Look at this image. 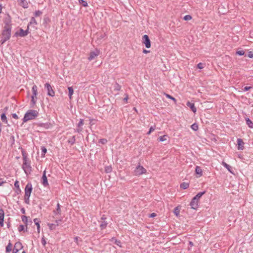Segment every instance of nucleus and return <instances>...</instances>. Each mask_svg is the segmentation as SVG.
Masks as SVG:
<instances>
[{"label": "nucleus", "instance_id": "1", "mask_svg": "<svg viewBox=\"0 0 253 253\" xmlns=\"http://www.w3.org/2000/svg\"><path fill=\"white\" fill-rule=\"evenodd\" d=\"M22 156L23 163L22 168L26 175H29L32 170V168L31 166V161L28 160L27 156L23 152H22Z\"/></svg>", "mask_w": 253, "mask_h": 253}, {"label": "nucleus", "instance_id": "2", "mask_svg": "<svg viewBox=\"0 0 253 253\" xmlns=\"http://www.w3.org/2000/svg\"><path fill=\"white\" fill-rule=\"evenodd\" d=\"M11 27L4 26L1 33L0 42L3 44L5 42L10 39L11 37Z\"/></svg>", "mask_w": 253, "mask_h": 253}, {"label": "nucleus", "instance_id": "3", "mask_svg": "<svg viewBox=\"0 0 253 253\" xmlns=\"http://www.w3.org/2000/svg\"><path fill=\"white\" fill-rule=\"evenodd\" d=\"M39 115V113L35 110H29L25 114L23 119V123H26L28 121L34 120Z\"/></svg>", "mask_w": 253, "mask_h": 253}, {"label": "nucleus", "instance_id": "4", "mask_svg": "<svg viewBox=\"0 0 253 253\" xmlns=\"http://www.w3.org/2000/svg\"><path fill=\"white\" fill-rule=\"evenodd\" d=\"M32 185L31 183H28L25 188L24 201L27 204L30 203V197L32 191Z\"/></svg>", "mask_w": 253, "mask_h": 253}, {"label": "nucleus", "instance_id": "5", "mask_svg": "<svg viewBox=\"0 0 253 253\" xmlns=\"http://www.w3.org/2000/svg\"><path fill=\"white\" fill-rule=\"evenodd\" d=\"M146 169L140 165H138L134 170V175L135 176H139L143 174L146 173Z\"/></svg>", "mask_w": 253, "mask_h": 253}, {"label": "nucleus", "instance_id": "6", "mask_svg": "<svg viewBox=\"0 0 253 253\" xmlns=\"http://www.w3.org/2000/svg\"><path fill=\"white\" fill-rule=\"evenodd\" d=\"M29 26H27V29L25 31L23 30L22 28H20L19 30V32H16L15 33V35L16 36H19L21 37H25L29 33Z\"/></svg>", "mask_w": 253, "mask_h": 253}, {"label": "nucleus", "instance_id": "7", "mask_svg": "<svg viewBox=\"0 0 253 253\" xmlns=\"http://www.w3.org/2000/svg\"><path fill=\"white\" fill-rule=\"evenodd\" d=\"M44 87L47 89L48 95L52 97L55 95V92L52 89V86L49 83H46L44 84Z\"/></svg>", "mask_w": 253, "mask_h": 253}, {"label": "nucleus", "instance_id": "8", "mask_svg": "<svg viewBox=\"0 0 253 253\" xmlns=\"http://www.w3.org/2000/svg\"><path fill=\"white\" fill-rule=\"evenodd\" d=\"M62 222L61 219L56 220L54 223H48V226L49 228L51 230H54L56 229V227L59 226Z\"/></svg>", "mask_w": 253, "mask_h": 253}, {"label": "nucleus", "instance_id": "9", "mask_svg": "<svg viewBox=\"0 0 253 253\" xmlns=\"http://www.w3.org/2000/svg\"><path fill=\"white\" fill-rule=\"evenodd\" d=\"M106 216L104 215H103L101 218L100 221H99V222L100 223V227L102 230L104 229L107 227L108 223L106 221Z\"/></svg>", "mask_w": 253, "mask_h": 253}, {"label": "nucleus", "instance_id": "10", "mask_svg": "<svg viewBox=\"0 0 253 253\" xmlns=\"http://www.w3.org/2000/svg\"><path fill=\"white\" fill-rule=\"evenodd\" d=\"M143 43L147 48L151 47V42L148 35H145L142 37Z\"/></svg>", "mask_w": 253, "mask_h": 253}, {"label": "nucleus", "instance_id": "11", "mask_svg": "<svg viewBox=\"0 0 253 253\" xmlns=\"http://www.w3.org/2000/svg\"><path fill=\"white\" fill-rule=\"evenodd\" d=\"M99 50L96 49L95 51H91L90 52L89 56L88 57V59L89 61L94 59L96 57H97L99 54Z\"/></svg>", "mask_w": 253, "mask_h": 253}, {"label": "nucleus", "instance_id": "12", "mask_svg": "<svg viewBox=\"0 0 253 253\" xmlns=\"http://www.w3.org/2000/svg\"><path fill=\"white\" fill-rule=\"evenodd\" d=\"M3 22L5 24V26L11 27V18L9 14H7L3 19Z\"/></svg>", "mask_w": 253, "mask_h": 253}, {"label": "nucleus", "instance_id": "13", "mask_svg": "<svg viewBox=\"0 0 253 253\" xmlns=\"http://www.w3.org/2000/svg\"><path fill=\"white\" fill-rule=\"evenodd\" d=\"M23 248V246L20 242H16L14 245V247L13 250V253H17L20 250Z\"/></svg>", "mask_w": 253, "mask_h": 253}, {"label": "nucleus", "instance_id": "14", "mask_svg": "<svg viewBox=\"0 0 253 253\" xmlns=\"http://www.w3.org/2000/svg\"><path fill=\"white\" fill-rule=\"evenodd\" d=\"M198 201L199 200L196 199L194 197L192 199V201L190 202V205L191 207V208L193 209H196L198 206Z\"/></svg>", "mask_w": 253, "mask_h": 253}, {"label": "nucleus", "instance_id": "15", "mask_svg": "<svg viewBox=\"0 0 253 253\" xmlns=\"http://www.w3.org/2000/svg\"><path fill=\"white\" fill-rule=\"evenodd\" d=\"M42 185L44 187H46V186H48V181H47V177L46 176V170H44L43 171L42 176Z\"/></svg>", "mask_w": 253, "mask_h": 253}, {"label": "nucleus", "instance_id": "16", "mask_svg": "<svg viewBox=\"0 0 253 253\" xmlns=\"http://www.w3.org/2000/svg\"><path fill=\"white\" fill-rule=\"evenodd\" d=\"M4 212L3 209L0 208V226H3V221H4Z\"/></svg>", "mask_w": 253, "mask_h": 253}, {"label": "nucleus", "instance_id": "17", "mask_svg": "<svg viewBox=\"0 0 253 253\" xmlns=\"http://www.w3.org/2000/svg\"><path fill=\"white\" fill-rule=\"evenodd\" d=\"M237 144H238V150H243L244 149V142L243 140L241 138H239L237 139Z\"/></svg>", "mask_w": 253, "mask_h": 253}, {"label": "nucleus", "instance_id": "18", "mask_svg": "<svg viewBox=\"0 0 253 253\" xmlns=\"http://www.w3.org/2000/svg\"><path fill=\"white\" fill-rule=\"evenodd\" d=\"M186 105L189 107L191 110L194 112V113H196V111H197V109L195 107V105L193 103H191L190 102V101H188L187 103H186Z\"/></svg>", "mask_w": 253, "mask_h": 253}, {"label": "nucleus", "instance_id": "19", "mask_svg": "<svg viewBox=\"0 0 253 253\" xmlns=\"http://www.w3.org/2000/svg\"><path fill=\"white\" fill-rule=\"evenodd\" d=\"M202 169L199 166H196L195 169V172L198 175L197 177H200L202 175Z\"/></svg>", "mask_w": 253, "mask_h": 253}, {"label": "nucleus", "instance_id": "20", "mask_svg": "<svg viewBox=\"0 0 253 253\" xmlns=\"http://www.w3.org/2000/svg\"><path fill=\"white\" fill-rule=\"evenodd\" d=\"M34 222H35V224L36 225V226L37 227L38 232L39 233L40 232V220L38 218H35L34 219Z\"/></svg>", "mask_w": 253, "mask_h": 253}, {"label": "nucleus", "instance_id": "21", "mask_svg": "<svg viewBox=\"0 0 253 253\" xmlns=\"http://www.w3.org/2000/svg\"><path fill=\"white\" fill-rule=\"evenodd\" d=\"M14 186L16 188V190L15 192L17 193V194H19L21 192V189L19 187L18 181H17V180L15 181V182L14 183Z\"/></svg>", "mask_w": 253, "mask_h": 253}, {"label": "nucleus", "instance_id": "22", "mask_svg": "<svg viewBox=\"0 0 253 253\" xmlns=\"http://www.w3.org/2000/svg\"><path fill=\"white\" fill-rule=\"evenodd\" d=\"M110 241H114L115 244H116L117 246H118L120 247H122V243L120 240H118L115 238L113 237L111 239H110Z\"/></svg>", "mask_w": 253, "mask_h": 253}, {"label": "nucleus", "instance_id": "23", "mask_svg": "<svg viewBox=\"0 0 253 253\" xmlns=\"http://www.w3.org/2000/svg\"><path fill=\"white\" fill-rule=\"evenodd\" d=\"M32 92H33V95L34 96H35L36 99L37 98V86L36 85H33L32 87Z\"/></svg>", "mask_w": 253, "mask_h": 253}, {"label": "nucleus", "instance_id": "24", "mask_svg": "<svg viewBox=\"0 0 253 253\" xmlns=\"http://www.w3.org/2000/svg\"><path fill=\"white\" fill-rule=\"evenodd\" d=\"M222 165L225 167L226 168L229 172H230L231 173H232V171H231V169H232V168L230 166H229V165H228L227 164H226L225 162H222Z\"/></svg>", "mask_w": 253, "mask_h": 253}, {"label": "nucleus", "instance_id": "25", "mask_svg": "<svg viewBox=\"0 0 253 253\" xmlns=\"http://www.w3.org/2000/svg\"><path fill=\"white\" fill-rule=\"evenodd\" d=\"M69 90V97L70 99H72V95L74 93V89L72 86L68 87V88Z\"/></svg>", "mask_w": 253, "mask_h": 253}, {"label": "nucleus", "instance_id": "26", "mask_svg": "<svg viewBox=\"0 0 253 253\" xmlns=\"http://www.w3.org/2000/svg\"><path fill=\"white\" fill-rule=\"evenodd\" d=\"M20 5L24 8H27L28 4L26 0H21Z\"/></svg>", "mask_w": 253, "mask_h": 253}, {"label": "nucleus", "instance_id": "27", "mask_svg": "<svg viewBox=\"0 0 253 253\" xmlns=\"http://www.w3.org/2000/svg\"><path fill=\"white\" fill-rule=\"evenodd\" d=\"M246 121L249 127L253 128V123L249 118H247Z\"/></svg>", "mask_w": 253, "mask_h": 253}, {"label": "nucleus", "instance_id": "28", "mask_svg": "<svg viewBox=\"0 0 253 253\" xmlns=\"http://www.w3.org/2000/svg\"><path fill=\"white\" fill-rule=\"evenodd\" d=\"M38 23L37 22V21L36 20L35 18L34 17H32L30 20V23H29L28 26H32L33 25H36Z\"/></svg>", "mask_w": 253, "mask_h": 253}, {"label": "nucleus", "instance_id": "29", "mask_svg": "<svg viewBox=\"0 0 253 253\" xmlns=\"http://www.w3.org/2000/svg\"><path fill=\"white\" fill-rule=\"evenodd\" d=\"M1 120L5 124H7V120L6 115L4 113H2L0 116Z\"/></svg>", "mask_w": 253, "mask_h": 253}, {"label": "nucleus", "instance_id": "30", "mask_svg": "<svg viewBox=\"0 0 253 253\" xmlns=\"http://www.w3.org/2000/svg\"><path fill=\"white\" fill-rule=\"evenodd\" d=\"M206 193V191H204L203 192H201L198 193L195 197L194 198L199 200V199Z\"/></svg>", "mask_w": 253, "mask_h": 253}, {"label": "nucleus", "instance_id": "31", "mask_svg": "<svg viewBox=\"0 0 253 253\" xmlns=\"http://www.w3.org/2000/svg\"><path fill=\"white\" fill-rule=\"evenodd\" d=\"M18 230L19 232L21 231H27V227H26V228H25V227L23 225H20L19 226L18 228Z\"/></svg>", "mask_w": 253, "mask_h": 253}, {"label": "nucleus", "instance_id": "32", "mask_svg": "<svg viewBox=\"0 0 253 253\" xmlns=\"http://www.w3.org/2000/svg\"><path fill=\"white\" fill-rule=\"evenodd\" d=\"M189 183L186 182H183L180 184V187L183 189H186L189 187Z\"/></svg>", "mask_w": 253, "mask_h": 253}, {"label": "nucleus", "instance_id": "33", "mask_svg": "<svg viewBox=\"0 0 253 253\" xmlns=\"http://www.w3.org/2000/svg\"><path fill=\"white\" fill-rule=\"evenodd\" d=\"M79 2L80 4L82 5L83 6L87 7L88 6L87 2L85 0H79Z\"/></svg>", "mask_w": 253, "mask_h": 253}, {"label": "nucleus", "instance_id": "34", "mask_svg": "<svg viewBox=\"0 0 253 253\" xmlns=\"http://www.w3.org/2000/svg\"><path fill=\"white\" fill-rule=\"evenodd\" d=\"M21 219L22 221L25 224L26 227L27 226V223H28V217L27 216L25 215H23L21 216Z\"/></svg>", "mask_w": 253, "mask_h": 253}, {"label": "nucleus", "instance_id": "35", "mask_svg": "<svg viewBox=\"0 0 253 253\" xmlns=\"http://www.w3.org/2000/svg\"><path fill=\"white\" fill-rule=\"evenodd\" d=\"M55 214H61V210H60V204L58 203L57 205V209L56 211H54Z\"/></svg>", "mask_w": 253, "mask_h": 253}, {"label": "nucleus", "instance_id": "36", "mask_svg": "<svg viewBox=\"0 0 253 253\" xmlns=\"http://www.w3.org/2000/svg\"><path fill=\"white\" fill-rule=\"evenodd\" d=\"M121 89V86L116 83L114 85V90L117 91H119Z\"/></svg>", "mask_w": 253, "mask_h": 253}, {"label": "nucleus", "instance_id": "37", "mask_svg": "<svg viewBox=\"0 0 253 253\" xmlns=\"http://www.w3.org/2000/svg\"><path fill=\"white\" fill-rule=\"evenodd\" d=\"M12 244L9 242L6 247V252H10L11 251Z\"/></svg>", "mask_w": 253, "mask_h": 253}, {"label": "nucleus", "instance_id": "38", "mask_svg": "<svg viewBox=\"0 0 253 253\" xmlns=\"http://www.w3.org/2000/svg\"><path fill=\"white\" fill-rule=\"evenodd\" d=\"M191 127L193 130L196 131L198 129V126L197 124L194 123L191 125Z\"/></svg>", "mask_w": 253, "mask_h": 253}, {"label": "nucleus", "instance_id": "39", "mask_svg": "<svg viewBox=\"0 0 253 253\" xmlns=\"http://www.w3.org/2000/svg\"><path fill=\"white\" fill-rule=\"evenodd\" d=\"M167 138H168V135H164L161 136L159 137V140L160 141H164L167 139Z\"/></svg>", "mask_w": 253, "mask_h": 253}, {"label": "nucleus", "instance_id": "40", "mask_svg": "<svg viewBox=\"0 0 253 253\" xmlns=\"http://www.w3.org/2000/svg\"><path fill=\"white\" fill-rule=\"evenodd\" d=\"M180 210L178 207H176L174 209V213L177 216L179 214Z\"/></svg>", "mask_w": 253, "mask_h": 253}, {"label": "nucleus", "instance_id": "41", "mask_svg": "<svg viewBox=\"0 0 253 253\" xmlns=\"http://www.w3.org/2000/svg\"><path fill=\"white\" fill-rule=\"evenodd\" d=\"M165 94L166 95V96L167 98L172 100L175 103H176V100L175 99V98H174L173 97H172V96H171L168 94L165 93Z\"/></svg>", "mask_w": 253, "mask_h": 253}, {"label": "nucleus", "instance_id": "42", "mask_svg": "<svg viewBox=\"0 0 253 253\" xmlns=\"http://www.w3.org/2000/svg\"><path fill=\"white\" fill-rule=\"evenodd\" d=\"M106 36V35L105 33H102L100 35H97V39H102L103 38H104Z\"/></svg>", "mask_w": 253, "mask_h": 253}, {"label": "nucleus", "instance_id": "43", "mask_svg": "<svg viewBox=\"0 0 253 253\" xmlns=\"http://www.w3.org/2000/svg\"><path fill=\"white\" fill-rule=\"evenodd\" d=\"M31 98V103H32L33 105H34L36 104L37 99H36L35 96L34 95H32Z\"/></svg>", "mask_w": 253, "mask_h": 253}, {"label": "nucleus", "instance_id": "44", "mask_svg": "<svg viewBox=\"0 0 253 253\" xmlns=\"http://www.w3.org/2000/svg\"><path fill=\"white\" fill-rule=\"evenodd\" d=\"M155 129V126H151L149 129V131L147 132V134H148V135L150 134V133L152 132H153V131H154Z\"/></svg>", "mask_w": 253, "mask_h": 253}, {"label": "nucleus", "instance_id": "45", "mask_svg": "<svg viewBox=\"0 0 253 253\" xmlns=\"http://www.w3.org/2000/svg\"><path fill=\"white\" fill-rule=\"evenodd\" d=\"M191 19H192V16L190 15H186L183 18V19L186 21L190 20Z\"/></svg>", "mask_w": 253, "mask_h": 253}, {"label": "nucleus", "instance_id": "46", "mask_svg": "<svg viewBox=\"0 0 253 253\" xmlns=\"http://www.w3.org/2000/svg\"><path fill=\"white\" fill-rule=\"evenodd\" d=\"M42 11L40 10H37L35 12L34 15L36 17L40 16L42 14Z\"/></svg>", "mask_w": 253, "mask_h": 253}, {"label": "nucleus", "instance_id": "47", "mask_svg": "<svg viewBox=\"0 0 253 253\" xmlns=\"http://www.w3.org/2000/svg\"><path fill=\"white\" fill-rule=\"evenodd\" d=\"M42 155L44 156L47 152L46 148L45 147H42Z\"/></svg>", "mask_w": 253, "mask_h": 253}, {"label": "nucleus", "instance_id": "48", "mask_svg": "<svg viewBox=\"0 0 253 253\" xmlns=\"http://www.w3.org/2000/svg\"><path fill=\"white\" fill-rule=\"evenodd\" d=\"M84 125V120L80 119L79 123L78 124V127H80Z\"/></svg>", "mask_w": 253, "mask_h": 253}, {"label": "nucleus", "instance_id": "49", "mask_svg": "<svg viewBox=\"0 0 253 253\" xmlns=\"http://www.w3.org/2000/svg\"><path fill=\"white\" fill-rule=\"evenodd\" d=\"M236 53L239 55H243L245 54V52L243 50H239L237 51Z\"/></svg>", "mask_w": 253, "mask_h": 253}, {"label": "nucleus", "instance_id": "50", "mask_svg": "<svg viewBox=\"0 0 253 253\" xmlns=\"http://www.w3.org/2000/svg\"><path fill=\"white\" fill-rule=\"evenodd\" d=\"M68 141L69 143H71L72 144H74L75 141V136H73L72 139L69 140Z\"/></svg>", "mask_w": 253, "mask_h": 253}, {"label": "nucleus", "instance_id": "51", "mask_svg": "<svg viewBox=\"0 0 253 253\" xmlns=\"http://www.w3.org/2000/svg\"><path fill=\"white\" fill-rule=\"evenodd\" d=\"M197 68L200 69L204 68L203 64L202 63H200L197 65Z\"/></svg>", "mask_w": 253, "mask_h": 253}, {"label": "nucleus", "instance_id": "52", "mask_svg": "<svg viewBox=\"0 0 253 253\" xmlns=\"http://www.w3.org/2000/svg\"><path fill=\"white\" fill-rule=\"evenodd\" d=\"M42 245L43 246H45L46 244V241H45V239H44V237H42Z\"/></svg>", "mask_w": 253, "mask_h": 253}, {"label": "nucleus", "instance_id": "53", "mask_svg": "<svg viewBox=\"0 0 253 253\" xmlns=\"http://www.w3.org/2000/svg\"><path fill=\"white\" fill-rule=\"evenodd\" d=\"M6 183V180H4L3 178H0V186H2L4 183Z\"/></svg>", "mask_w": 253, "mask_h": 253}, {"label": "nucleus", "instance_id": "54", "mask_svg": "<svg viewBox=\"0 0 253 253\" xmlns=\"http://www.w3.org/2000/svg\"><path fill=\"white\" fill-rule=\"evenodd\" d=\"M99 142L100 143H101L102 144H104L107 142V141L106 139L103 138V139H100Z\"/></svg>", "mask_w": 253, "mask_h": 253}, {"label": "nucleus", "instance_id": "55", "mask_svg": "<svg viewBox=\"0 0 253 253\" xmlns=\"http://www.w3.org/2000/svg\"><path fill=\"white\" fill-rule=\"evenodd\" d=\"M252 88V86H246L244 87V88L243 89V90L244 91H247L249 90H250V89H251Z\"/></svg>", "mask_w": 253, "mask_h": 253}, {"label": "nucleus", "instance_id": "56", "mask_svg": "<svg viewBox=\"0 0 253 253\" xmlns=\"http://www.w3.org/2000/svg\"><path fill=\"white\" fill-rule=\"evenodd\" d=\"M248 57L251 58H253V53L252 51L249 52Z\"/></svg>", "mask_w": 253, "mask_h": 253}, {"label": "nucleus", "instance_id": "57", "mask_svg": "<svg viewBox=\"0 0 253 253\" xmlns=\"http://www.w3.org/2000/svg\"><path fill=\"white\" fill-rule=\"evenodd\" d=\"M12 116L13 118L15 119H18L19 118L18 116L15 113L12 114Z\"/></svg>", "mask_w": 253, "mask_h": 253}, {"label": "nucleus", "instance_id": "58", "mask_svg": "<svg viewBox=\"0 0 253 253\" xmlns=\"http://www.w3.org/2000/svg\"><path fill=\"white\" fill-rule=\"evenodd\" d=\"M82 130H83V128H81V127H80L77 129L76 131L80 133L82 131Z\"/></svg>", "mask_w": 253, "mask_h": 253}, {"label": "nucleus", "instance_id": "59", "mask_svg": "<svg viewBox=\"0 0 253 253\" xmlns=\"http://www.w3.org/2000/svg\"><path fill=\"white\" fill-rule=\"evenodd\" d=\"M128 99V95L126 94V97L124 98V101H125L126 102H127Z\"/></svg>", "mask_w": 253, "mask_h": 253}, {"label": "nucleus", "instance_id": "60", "mask_svg": "<svg viewBox=\"0 0 253 253\" xmlns=\"http://www.w3.org/2000/svg\"><path fill=\"white\" fill-rule=\"evenodd\" d=\"M21 211L22 212V213L23 214H25V210L24 208H22L21 210Z\"/></svg>", "mask_w": 253, "mask_h": 253}, {"label": "nucleus", "instance_id": "61", "mask_svg": "<svg viewBox=\"0 0 253 253\" xmlns=\"http://www.w3.org/2000/svg\"><path fill=\"white\" fill-rule=\"evenodd\" d=\"M149 52H150L149 50H147L146 49H143V52L144 53H149Z\"/></svg>", "mask_w": 253, "mask_h": 253}, {"label": "nucleus", "instance_id": "62", "mask_svg": "<svg viewBox=\"0 0 253 253\" xmlns=\"http://www.w3.org/2000/svg\"><path fill=\"white\" fill-rule=\"evenodd\" d=\"M78 239H79V237H75V239H74L75 241L76 242V243L77 244H78Z\"/></svg>", "mask_w": 253, "mask_h": 253}, {"label": "nucleus", "instance_id": "63", "mask_svg": "<svg viewBox=\"0 0 253 253\" xmlns=\"http://www.w3.org/2000/svg\"><path fill=\"white\" fill-rule=\"evenodd\" d=\"M156 213H151V215H150V217H154V216H156Z\"/></svg>", "mask_w": 253, "mask_h": 253}, {"label": "nucleus", "instance_id": "64", "mask_svg": "<svg viewBox=\"0 0 253 253\" xmlns=\"http://www.w3.org/2000/svg\"><path fill=\"white\" fill-rule=\"evenodd\" d=\"M189 244L191 246H193V243L191 241H189Z\"/></svg>", "mask_w": 253, "mask_h": 253}]
</instances>
